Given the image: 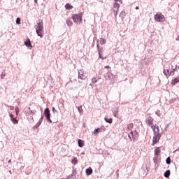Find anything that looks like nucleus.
<instances>
[{"label": "nucleus", "mask_w": 179, "mask_h": 179, "mask_svg": "<svg viewBox=\"0 0 179 179\" xmlns=\"http://www.w3.org/2000/svg\"><path fill=\"white\" fill-rule=\"evenodd\" d=\"M78 112L80 113V115L83 114V108H82V106L78 107Z\"/></svg>", "instance_id": "27"}, {"label": "nucleus", "mask_w": 179, "mask_h": 179, "mask_svg": "<svg viewBox=\"0 0 179 179\" xmlns=\"http://www.w3.org/2000/svg\"><path fill=\"white\" fill-rule=\"evenodd\" d=\"M178 8H179V4H178Z\"/></svg>", "instance_id": "45"}, {"label": "nucleus", "mask_w": 179, "mask_h": 179, "mask_svg": "<svg viewBox=\"0 0 179 179\" xmlns=\"http://www.w3.org/2000/svg\"><path fill=\"white\" fill-rule=\"evenodd\" d=\"M44 114H45L48 121H50V122H51V119H50L51 114L50 113V109L46 108L44 111Z\"/></svg>", "instance_id": "10"}, {"label": "nucleus", "mask_w": 179, "mask_h": 179, "mask_svg": "<svg viewBox=\"0 0 179 179\" xmlns=\"http://www.w3.org/2000/svg\"><path fill=\"white\" fill-rule=\"evenodd\" d=\"M160 138H162L161 134H154L153 138H152V145H156L160 141Z\"/></svg>", "instance_id": "7"}, {"label": "nucleus", "mask_w": 179, "mask_h": 179, "mask_svg": "<svg viewBox=\"0 0 179 179\" xmlns=\"http://www.w3.org/2000/svg\"><path fill=\"white\" fill-rule=\"evenodd\" d=\"M10 120H12V118H13V114L10 113Z\"/></svg>", "instance_id": "36"}, {"label": "nucleus", "mask_w": 179, "mask_h": 179, "mask_svg": "<svg viewBox=\"0 0 179 179\" xmlns=\"http://www.w3.org/2000/svg\"><path fill=\"white\" fill-rule=\"evenodd\" d=\"M128 136L131 141H136V139L139 138V134L136 132V131H134L129 133Z\"/></svg>", "instance_id": "4"}, {"label": "nucleus", "mask_w": 179, "mask_h": 179, "mask_svg": "<svg viewBox=\"0 0 179 179\" xmlns=\"http://www.w3.org/2000/svg\"><path fill=\"white\" fill-rule=\"evenodd\" d=\"M85 173L87 176H92V174H93V169H92V167H90L86 169Z\"/></svg>", "instance_id": "16"}, {"label": "nucleus", "mask_w": 179, "mask_h": 179, "mask_svg": "<svg viewBox=\"0 0 179 179\" xmlns=\"http://www.w3.org/2000/svg\"><path fill=\"white\" fill-rule=\"evenodd\" d=\"M72 163H73H73H76V158L73 159Z\"/></svg>", "instance_id": "35"}, {"label": "nucleus", "mask_w": 179, "mask_h": 179, "mask_svg": "<svg viewBox=\"0 0 179 179\" xmlns=\"http://www.w3.org/2000/svg\"><path fill=\"white\" fill-rule=\"evenodd\" d=\"M8 163H12V159L8 160Z\"/></svg>", "instance_id": "41"}, {"label": "nucleus", "mask_w": 179, "mask_h": 179, "mask_svg": "<svg viewBox=\"0 0 179 179\" xmlns=\"http://www.w3.org/2000/svg\"><path fill=\"white\" fill-rule=\"evenodd\" d=\"M72 19L75 23H81L82 14H76L72 16Z\"/></svg>", "instance_id": "5"}, {"label": "nucleus", "mask_w": 179, "mask_h": 179, "mask_svg": "<svg viewBox=\"0 0 179 179\" xmlns=\"http://www.w3.org/2000/svg\"><path fill=\"white\" fill-rule=\"evenodd\" d=\"M134 129V124L130 123L127 125V132H132V129Z\"/></svg>", "instance_id": "15"}, {"label": "nucleus", "mask_w": 179, "mask_h": 179, "mask_svg": "<svg viewBox=\"0 0 179 179\" xmlns=\"http://www.w3.org/2000/svg\"><path fill=\"white\" fill-rule=\"evenodd\" d=\"M78 146L80 148H83L85 146V141H83V140L79 139L78 140Z\"/></svg>", "instance_id": "19"}, {"label": "nucleus", "mask_w": 179, "mask_h": 179, "mask_svg": "<svg viewBox=\"0 0 179 179\" xmlns=\"http://www.w3.org/2000/svg\"><path fill=\"white\" fill-rule=\"evenodd\" d=\"M147 124H148V125H150L151 127L155 126L153 125V118H152V117L150 116L147 119Z\"/></svg>", "instance_id": "14"}, {"label": "nucleus", "mask_w": 179, "mask_h": 179, "mask_svg": "<svg viewBox=\"0 0 179 179\" xmlns=\"http://www.w3.org/2000/svg\"><path fill=\"white\" fill-rule=\"evenodd\" d=\"M66 23L69 26H72V24H73V23L72 22V21H71V20H67Z\"/></svg>", "instance_id": "28"}, {"label": "nucleus", "mask_w": 179, "mask_h": 179, "mask_svg": "<svg viewBox=\"0 0 179 179\" xmlns=\"http://www.w3.org/2000/svg\"><path fill=\"white\" fill-rule=\"evenodd\" d=\"M65 8H66V9H68V10L73 9V6H72L69 3L66 4Z\"/></svg>", "instance_id": "23"}, {"label": "nucleus", "mask_w": 179, "mask_h": 179, "mask_svg": "<svg viewBox=\"0 0 179 179\" xmlns=\"http://www.w3.org/2000/svg\"><path fill=\"white\" fill-rule=\"evenodd\" d=\"M24 45L27 47L29 50L33 48V45H31V42L29 38H27L26 41L24 42Z\"/></svg>", "instance_id": "11"}, {"label": "nucleus", "mask_w": 179, "mask_h": 179, "mask_svg": "<svg viewBox=\"0 0 179 179\" xmlns=\"http://www.w3.org/2000/svg\"><path fill=\"white\" fill-rule=\"evenodd\" d=\"M120 15H125V12H122Z\"/></svg>", "instance_id": "38"}, {"label": "nucleus", "mask_w": 179, "mask_h": 179, "mask_svg": "<svg viewBox=\"0 0 179 179\" xmlns=\"http://www.w3.org/2000/svg\"><path fill=\"white\" fill-rule=\"evenodd\" d=\"M170 163H171V159L170 158V157H169L166 159V164H170Z\"/></svg>", "instance_id": "29"}, {"label": "nucleus", "mask_w": 179, "mask_h": 179, "mask_svg": "<svg viewBox=\"0 0 179 179\" xmlns=\"http://www.w3.org/2000/svg\"><path fill=\"white\" fill-rule=\"evenodd\" d=\"M170 174H171L170 170H167L164 173V177H166V178H169L170 177Z\"/></svg>", "instance_id": "21"}, {"label": "nucleus", "mask_w": 179, "mask_h": 179, "mask_svg": "<svg viewBox=\"0 0 179 179\" xmlns=\"http://www.w3.org/2000/svg\"><path fill=\"white\" fill-rule=\"evenodd\" d=\"M164 75H165V76H166V78H169V76H174V71H170V70L169 69H164Z\"/></svg>", "instance_id": "9"}, {"label": "nucleus", "mask_w": 179, "mask_h": 179, "mask_svg": "<svg viewBox=\"0 0 179 179\" xmlns=\"http://www.w3.org/2000/svg\"><path fill=\"white\" fill-rule=\"evenodd\" d=\"M105 76L110 80H111V79H115V76H113L111 73H106Z\"/></svg>", "instance_id": "13"}, {"label": "nucleus", "mask_w": 179, "mask_h": 179, "mask_svg": "<svg viewBox=\"0 0 179 179\" xmlns=\"http://www.w3.org/2000/svg\"><path fill=\"white\" fill-rule=\"evenodd\" d=\"M10 110H13V106L10 107Z\"/></svg>", "instance_id": "42"}, {"label": "nucleus", "mask_w": 179, "mask_h": 179, "mask_svg": "<svg viewBox=\"0 0 179 179\" xmlns=\"http://www.w3.org/2000/svg\"><path fill=\"white\" fill-rule=\"evenodd\" d=\"M105 68H106V69H110V66H106Z\"/></svg>", "instance_id": "37"}, {"label": "nucleus", "mask_w": 179, "mask_h": 179, "mask_svg": "<svg viewBox=\"0 0 179 179\" xmlns=\"http://www.w3.org/2000/svg\"><path fill=\"white\" fill-rule=\"evenodd\" d=\"M106 43H107V41H106V39L101 38L99 39V43L103 45V44H106Z\"/></svg>", "instance_id": "22"}, {"label": "nucleus", "mask_w": 179, "mask_h": 179, "mask_svg": "<svg viewBox=\"0 0 179 179\" xmlns=\"http://www.w3.org/2000/svg\"><path fill=\"white\" fill-rule=\"evenodd\" d=\"M11 121L13 124H18L19 123V121L15 118V117H13L11 119Z\"/></svg>", "instance_id": "25"}, {"label": "nucleus", "mask_w": 179, "mask_h": 179, "mask_svg": "<svg viewBox=\"0 0 179 179\" xmlns=\"http://www.w3.org/2000/svg\"><path fill=\"white\" fill-rule=\"evenodd\" d=\"M178 68H179V66H178Z\"/></svg>", "instance_id": "46"}, {"label": "nucleus", "mask_w": 179, "mask_h": 179, "mask_svg": "<svg viewBox=\"0 0 179 179\" xmlns=\"http://www.w3.org/2000/svg\"><path fill=\"white\" fill-rule=\"evenodd\" d=\"M36 34L41 38H43V36H44V27L43 25V22H38L35 26Z\"/></svg>", "instance_id": "1"}, {"label": "nucleus", "mask_w": 179, "mask_h": 179, "mask_svg": "<svg viewBox=\"0 0 179 179\" xmlns=\"http://www.w3.org/2000/svg\"><path fill=\"white\" fill-rule=\"evenodd\" d=\"M99 132H100V129H94V131H93V134H94V135H98L99 134Z\"/></svg>", "instance_id": "26"}, {"label": "nucleus", "mask_w": 179, "mask_h": 179, "mask_svg": "<svg viewBox=\"0 0 179 179\" xmlns=\"http://www.w3.org/2000/svg\"><path fill=\"white\" fill-rule=\"evenodd\" d=\"M99 51V57L101 58V59H106V57L103 55V48H99V45H96Z\"/></svg>", "instance_id": "12"}, {"label": "nucleus", "mask_w": 179, "mask_h": 179, "mask_svg": "<svg viewBox=\"0 0 179 179\" xmlns=\"http://www.w3.org/2000/svg\"><path fill=\"white\" fill-rule=\"evenodd\" d=\"M92 83H96L97 82V78L96 77L92 78Z\"/></svg>", "instance_id": "30"}, {"label": "nucleus", "mask_w": 179, "mask_h": 179, "mask_svg": "<svg viewBox=\"0 0 179 179\" xmlns=\"http://www.w3.org/2000/svg\"><path fill=\"white\" fill-rule=\"evenodd\" d=\"M161 150H160V147H157L155 149V155H156V156H159L161 153Z\"/></svg>", "instance_id": "18"}, {"label": "nucleus", "mask_w": 179, "mask_h": 179, "mask_svg": "<svg viewBox=\"0 0 179 179\" xmlns=\"http://www.w3.org/2000/svg\"><path fill=\"white\" fill-rule=\"evenodd\" d=\"M15 114L17 115L19 114V109H15Z\"/></svg>", "instance_id": "34"}, {"label": "nucleus", "mask_w": 179, "mask_h": 179, "mask_svg": "<svg viewBox=\"0 0 179 179\" xmlns=\"http://www.w3.org/2000/svg\"><path fill=\"white\" fill-rule=\"evenodd\" d=\"M155 20H156V22H163L166 20V17L162 13H157L155 15Z\"/></svg>", "instance_id": "2"}, {"label": "nucleus", "mask_w": 179, "mask_h": 179, "mask_svg": "<svg viewBox=\"0 0 179 179\" xmlns=\"http://www.w3.org/2000/svg\"><path fill=\"white\" fill-rule=\"evenodd\" d=\"M176 83H179V76L177 78H175L173 80H172V85H176Z\"/></svg>", "instance_id": "20"}, {"label": "nucleus", "mask_w": 179, "mask_h": 179, "mask_svg": "<svg viewBox=\"0 0 179 179\" xmlns=\"http://www.w3.org/2000/svg\"><path fill=\"white\" fill-rule=\"evenodd\" d=\"M6 76V74L5 72H3L1 75V79H3V78H5Z\"/></svg>", "instance_id": "31"}, {"label": "nucleus", "mask_w": 179, "mask_h": 179, "mask_svg": "<svg viewBox=\"0 0 179 179\" xmlns=\"http://www.w3.org/2000/svg\"><path fill=\"white\" fill-rule=\"evenodd\" d=\"M105 121H106L108 124H113V118H107V117H105Z\"/></svg>", "instance_id": "24"}, {"label": "nucleus", "mask_w": 179, "mask_h": 179, "mask_svg": "<svg viewBox=\"0 0 179 179\" xmlns=\"http://www.w3.org/2000/svg\"><path fill=\"white\" fill-rule=\"evenodd\" d=\"M87 78V73L84 71L83 69L80 70L78 72V79H81V80H85Z\"/></svg>", "instance_id": "6"}, {"label": "nucleus", "mask_w": 179, "mask_h": 179, "mask_svg": "<svg viewBox=\"0 0 179 179\" xmlns=\"http://www.w3.org/2000/svg\"><path fill=\"white\" fill-rule=\"evenodd\" d=\"M55 111V108H52V112Z\"/></svg>", "instance_id": "40"}, {"label": "nucleus", "mask_w": 179, "mask_h": 179, "mask_svg": "<svg viewBox=\"0 0 179 179\" xmlns=\"http://www.w3.org/2000/svg\"><path fill=\"white\" fill-rule=\"evenodd\" d=\"M117 2H120V3H122V0H115L114 9H113V13L115 16H117V15H118V9H120V4Z\"/></svg>", "instance_id": "3"}, {"label": "nucleus", "mask_w": 179, "mask_h": 179, "mask_svg": "<svg viewBox=\"0 0 179 179\" xmlns=\"http://www.w3.org/2000/svg\"><path fill=\"white\" fill-rule=\"evenodd\" d=\"M151 128L154 132V135H160V129L158 125L152 126Z\"/></svg>", "instance_id": "8"}, {"label": "nucleus", "mask_w": 179, "mask_h": 179, "mask_svg": "<svg viewBox=\"0 0 179 179\" xmlns=\"http://www.w3.org/2000/svg\"><path fill=\"white\" fill-rule=\"evenodd\" d=\"M171 69H172V71L175 72L177 71V64H176L175 62H172L171 64Z\"/></svg>", "instance_id": "17"}, {"label": "nucleus", "mask_w": 179, "mask_h": 179, "mask_svg": "<svg viewBox=\"0 0 179 179\" xmlns=\"http://www.w3.org/2000/svg\"><path fill=\"white\" fill-rule=\"evenodd\" d=\"M16 23H17V24H20V18L17 17L16 19Z\"/></svg>", "instance_id": "33"}, {"label": "nucleus", "mask_w": 179, "mask_h": 179, "mask_svg": "<svg viewBox=\"0 0 179 179\" xmlns=\"http://www.w3.org/2000/svg\"><path fill=\"white\" fill-rule=\"evenodd\" d=\"M136 10H138V9H139V6H136Z\"/></svg>", "instance_id": "39"}, {"label": "nucleus", "mask_w": 179, "mask_h": 179, "mask_svg": "<svg viewBox=\"0 0 179 179\" xmlns=\"http://www.w3.org/2000/svg\"><path fill=\"white\" fill-rule=\"evenodd\" d=\"M113 115H114V117H118V110L113 112Z\"/></svg>", "instance_id": "32"}, {"label": "nucleus", "mask_w": 179, "mask_h": 179, "mask_svg": "<svg viewBox=\"0 0 179 179\" xmlns=\"http://www.w3.org/2000/svg\"><path fill=\"white\" fill-rule=\"evenodd\" d=\"M83 81H80V80L79 81L80 83H83Z\"/></svg>", "instance_id": "44"}, {"label": "nucleus", "mask_w": 179, "mask_h": 179, "mask_svg": "<svg viewBox=\"0 0 179 179\" xmlns=\"http://www.w3.org/2000/svg\"><path fill=\"white\" fill-rule=\"evenodd\" d=\"M35 3H37V0H34Z\"/></svg>", "instance_id": "43"}]
</instances>
